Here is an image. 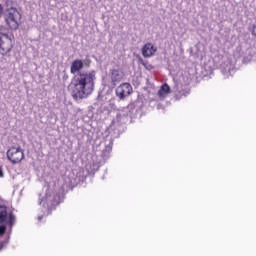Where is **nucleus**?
Returning a JSON list of instances; mask_svg holds the SVG:
<instances>
[{
	"instance_id": "1",
	"label": "nucleus",
	"mask_w": 256,
	"mask_h": 256,
	"mask_svg": "<svg viewBox=\"0 0 256 256\" xmlns=\"http://www.w3.org/2000/svg\"><path fill=\"white\" fill-rule=\"evenodd\" d=\"M81 69H83V60L76 59L71 63L70 73H72V75L78 73L72 78L68 85V91L71 93L74 101L87 99V97L92 95L93 91H95L96 72H80Z\"/></svg>"
},
{
	"instance_id": "2",
	"label": "nucleus",
	"mask_w": 256,
	"mask_h": 256,
	"mask_svg": "<svg viewBox=\"0 0 256 256\" xmlns=\"http://www.w3.org/2000/svg\"><path fill=\"white\" fill-rule=\"evenodd\" d=\"M14 45L15 36L13 34L7 33V28L5 26H0V53L2 55L11 53Z\"/></svg>"
},
{
	"instance_id": "3",
	"label": "nucleus",
	"mask_w": 256,
	"mask_h": 256,
	"mask_svg": "<svg viewBox=\"0 0 256 256\" xmlns=\"http://www.w3.org/2000/svg\"><path fill=\"white\" fill-rule=\"evenodd\" d=\"M4 21L9 29L17 31L21 25V12L15 7L7 8L4 14Z\"/></svg>"
},
{
	"instance_id": "4",
	"label": "nucleus",
	"mask_w": 256,
	"mask_h": 256,
	"mask_svg": "<svg viewBox=\"0 0 256 256\" xmlns=\"http://www.w3.org/2000/svg\"><path fill=\"white\" fill-rule=\"evenodd\" d=\"M6 157L12 165H17V163H21L25 159V152L20 146H11L6 152Z\"/></svg>"
},
{
	"instance_id": "5",
	"label": "nucleus",
	"mask_w": 256,
	"mask_h": 256,
	"mask_svg": "<svg viewBox=\"0 0 256 256\" xmlns=\"http://www.w3.org/2000/svg\"><path fill=\"white\" fill-rule=\"evenodd\" d=\"M131 94H133V86L128 82H124L116 88V97L121 101L125 100Z\"/></svg>"
},
{
	"instance_id": "6",
	"label": "nucleus",
	"mask_w": 256,
	"mask_h": 256,
	"mask_svg": "<svg viewBox=\"0 0 256 256\" xmlns=\"http://www.w3.org/2000/svg\"><path fill=\"white\" fill-rule=\"evenodd\" d=\"M61 201V195L52 192L51 190H47L45 197L41 200V203H46V205L50 207H55V205H59Z\"/></svg>"
},
{
	"instance_id": "7",
	"label": "nucleus",
	"mask_w": 256,
	"mask_h": 256,
	"mask_svg": "<svg viewBox=\"0 0 256 256\" xmlns=\"http://www.w3.org/2000/svg\"><path fill=\"white\" fill-rule=\"evenodd\" d=\"M0 223H9L11 227L15 224V215L8 213L5 206H0Z\"/></svg>"
},
{
	"instance_id": "8",
	"label": "nucleus",
	"mask_w": 256,
	"mask_h": 256,
	"mask_svg": "<svg viewBox=\"0 0 256 256\" xmlns=\"http://www.w3.org/2000/svg\"><path fill=\"white\" fill-rule=\"evenodd\" d=\"M142 55L149 59V57L155 56V53H157V47H155L152 43H146L142 47Z\"/></svg>"
},
{
	"instance_id": "9",
	"label": "nucleus",
	"mask_w": 256,
	"mask_h": 256,
	"mask_svg": "<svg viewBox=\"0 0 256 256\" xmlns=\"http://www.w3.org/2000/svg\"><path fill=\"white\" fill-rule=\"evenodd\" d=\"M169 93H171V87H169V85L167 83H164L158 90L157 95H158L159 99H165V97H167V95H169Z\"/></svg>"
},
{
	"instance_id": "10",
	"label": "nucleus",
	"mask_w": 256,
	"mask_h": 256,
	"mask_svg": "<svg viewBox=\"0 0 256 256\" xmlns=\"http://www.w3.org/2000/svg\"><path fill=\"white\" fill-rule=\"evenodd\" d=\"M119 81H121V74L119 73V70H111V82L113 85H115V83H119Z\"/></svg>"
},
{
	"instance_id": "11",
	"label": "nucleus",
	"mask_w": 256,
	"mask_h": 256,
	"mask_svg": "<svg viewBox=\"0 0 256 256\" xmlns=\"http://www.w3.org/2000/svg\"><path fill=\"white\" fill-rule=\"evenodd\" d=\"M138 63L140 65H143V67H145V69H147V71H152V69H153V65L151 63H149V61H145L141 57L138 58Z\"/></svg>"
},
{
	"instance_id": "12",
	"label": "nucleus",
	"mask_w": 256,
	"mask_h": 256,
	"mask_svg": "<svg viewBox=\"0 0 256 256\" xmlns=\"http://www.w3.org/2000/svg\"><path fill=\"white\" fill-rule=\"evenodd\" d=\"M5 231H7V227L0 226V235H5Z\"/></svg>"
},
{
	"instance_id": "13",
	"label": "nucleus",
	"mask_w": 256,
	"mask_h": 256,
	"mask_svg": "<svg viewBox=\"0 0 256 256\" xmlns=\"http://www.w3.org/2000/svg\"><path fill=\"white\" fill-rule=\"evenodd\" d=\"M252 35L256 37V25H254L252 28Z\"/></svg>"
},
{
	"instance_id": "14",
	"label": "nucleus",
	"mask_w": 256,
	"mask_h": 256,
	"mask_svg": "<svg viewBox=\"0 0 256 256\" xmlns=\"http://www.w3.org/2000/svg\"><path fill=\"white\" fill-rule=\"evenodd\" d=\"M3 15V5L0 4V17Z\"/></svg>"
},
{
	"instance_id": "15",
	"label": "nucleus",
	"mask_w": 256,
	"mask_h": 256,
	"mask_svg": "<svg viewBox=\"0 0 256 256\" xmlns=\"http://www.w3.org/2000/svg\"><path fill=\"white\" fill-rule=\"evenodd\" d=\"M0 177H3V170L0 168Z\"/></svg>"
}]
</instances>
